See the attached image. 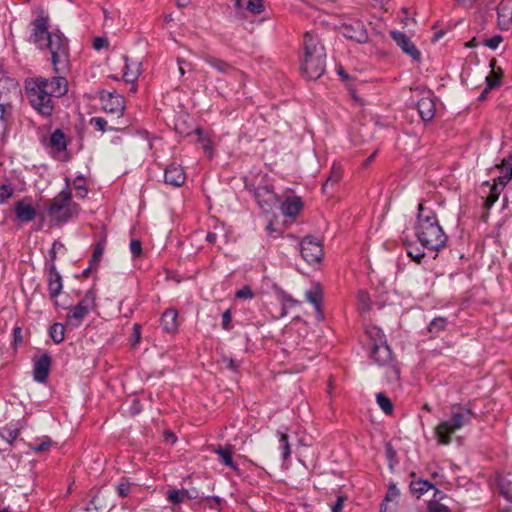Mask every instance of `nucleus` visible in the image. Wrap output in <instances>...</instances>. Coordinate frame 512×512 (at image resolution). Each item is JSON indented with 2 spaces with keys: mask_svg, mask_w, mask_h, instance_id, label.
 I'll return each instance as SVG.
<instances>
[{
  "mask_svg": "<svg viewBox=\"0 0 512 512\" xmlns=\"http://www.w3.org/2000/svg\"><path fill=\"white\" fill-rule=\"evenodd\" d=\"M81 211L80 206L73 202L72 195L66 191H60L45 206L44 213L53 225L65 224L76 218Z\"/></svg>",
  "mask_w": 512,
  "mask_h": 512,
  "instance_id": "5",
  "label": "nucleus"
},
{
  "mask_svg": "<svg viewBox=\"0 0 512 512\" xmlns=\"http://www.w3.org/2000/svg\"><path fill=\"white\" fill-rule=\"evenodd\" d=\"M473 411L463 404H452L450 406V417L442 420L434 429L438 444L449 445L452 435L466 425L470 424Z\"/></svg>",
  "mask_w": 512,
  "mask_h": 512,
  "instance_id": "4",
  "label": "nucleus"
},
{
  "mask_svg": "<svg viewBox=\"0 0 512 512\" xmlns=\"http://www.w3.org/2000/svg\"><path fill=\"white\" fill-rule=\"evenodd\" d=\"M497 23L501 30L512 26V0H501L497 6Z\"/></svg>",
  "mask_w": 512,
  "mask_h": 512,
  "instance_id": "19",
  "label": "nucleus"
},
{
  "mask_svg": "<svg viewBox=\"0 0 512 512\" xmlns=\"http://www.w3.org/2000/svg\"><path fill=\"white\" fill-rule=\"evenodd\" d=\"M178 312L175 309H167L161 316L160 322L164 331L174 333L178 329Z\"/></svg>",
  "mask_w": 512,
  "mask_h": 512,
  "instance_id": "26",
  "label": "nucleus"
},
{
  "mask_svg": "<svg viewBox=\"0 0 512 512\" xmlns=\"http://www.w3.org/2000/svg\"><path fill=\"white\" fill-rule=\"evenodd\" d=\"M52 441L49 437H44L39 443L30 444V448L36 452H44L50 448Z\"/></svg>",
  "mask_w": 512,
  "mask_h": 512,
  "instance_id": "45",
  "label": "nucleus"
},
{
  "mask_svg": "<svg viewBox=\"0 0 512 512\" xmlns=\"http://www.w3.org/2000/svg\"><path fill=\"white\" fill-rule=\"evenodd\" d=\"M201 59H203L209 66L214 68L217 72L224 75H232L234 77H242L243 73L229 64L228 62L212 56L208 53H202L200 55Z\"/></svg>",
  "mask_w": 512,
  "mask_h": 512,
  "instance_id": "14",
  "label": "nucleus"
},
{
  "mask_svg": "<svg viewBox=\"0 0 512 512\" xmlns=\"http://www.w3.org/2000/svg\"><path fill=\"white\" fill-rule=\"evenodd\" d=\"M376 401L385 414L389 415L393 412V404L385 394L378 393L376 395Z\"/></svg>",
  "mask_w": 512,
  "mask_h": 512,
  "instance_id": "39",
  "label": "nucleus"
},
{
  "mask_svg": "<svg viewBox=\"0 0 512 512\" xmlns=\"http://www.w3.org/2000/svg\"><path fill=\"white\" fill-rule=\"evenodd\" d=\"M305 298L308 302H310L315 309V317L317 321H323L324 320V314L321 309L322 305V293L319 290L318 287L314 289L307 290L305 292Z\"/></svg>",
  "mask_w": 512,
  "mask_h": 512,
  "instance_id": "25",
  "label": "nucleus"
},
{
  "mask_svg": "<svg viewBox=\"0 0 512 512\" xmlns=\"http://www.w3.org/2000/svg\"><path fill=\"white\" fill-rule=\"evenodd\" d=\"M415 233L421 245L433 252L445 247L448 237L440 226L436 212L425 206L423 202L418 204Z\"/></svg>",
  "mask_w": 512,
  "mask_h": 512,
  "instance_id": "2",
  "label": "nucleus"
},
{
  "mask_svg": "<svg viewBox=\"0 0 512 512\" xmlns=\"http://www.w3.org/2000/svg\"><path fill=\"white\" fill-rule=\"evenodd\" d=\"M235 297L238 299H252L254 297V293L250 286H243L241 289L236 291Z\"/></svg>",
  "mask_w": 512,
  "mask_h": 512,
  "instance_id": "48",
  "label": "nucleus"
},
{
  "mask_svg": "<svg viewBox=\"0 0 512 512\" xmlns=\"http://www.w3.org/2000/svg\"><path fill=\"white\" fill-rule=\"evenodd\" d=\"M500 170V176L495 181H497L501 187H505L512 179V155L502 160Z\"/></svg>",
  "mask_w": 512,
  "mask_h": 512,
  "instance_id": "28",
  "label": "nucleus"
},
{
  "mask_svg": "<svg viewBox=\"0 0 512 512\" xmlns=\"http://www.w3.org/2000/svg\"><path fill=\"white\" fill-rule=\"evenodd\" d=\"M304 207V203L299 196H288L286 199L281 203L280 209L282 214L285 217L296 219L299 214L302 212Z\"/></svg>",
  "mask_w": 512,
  "mask_h": 512,
  "instance_id": "18",
  "label": "nucleus"
},
{
  "mask_svg": "<svg viewBox=\"0 0 512 512\" xmlns=\"http://www.w3.org/2000/svg\"><path fill=\"white\" fill-rule=\"evenodd\" d=\"M120 60L123 64L122 78L127 83L135 84L136 80L138 79V77L140 75L139 64H137V63L130 64L128 57L125 55H122L120 57Z\"/></svg>",
  "mask_w": 512,
  "mask_h": 512,
  "instance_id": "24",
  "label": "nucleus"
},
{
  "mask_svg": "<svg viewBox=\"0 0 512 512\" xmlns=\"http://www.w3.org/2000/svg\"><path fill=\"white\" fill-rule=\"evenodd\" d=\"M342 178V170L339 165L333 164L326 182L322 186L324 193L328 192L329 186L336 185Z\"/></svg>",
  "mask_w": 512,
  "mask_h": 512,
  "instance_id": "30",
  "label": "nucleus"
},
{
  "mask_svg": "<svg viewBox=\"0 0 512 512\" xmlns=\"http://www.w3.org/2000/svg\"><path fill=\"white\" fill-rule=\"evenodd\" d=\"M73 189L75 190L76 192V196L78 198H85L87 196V193H88V189H87V186H86V180L84 178V176L82 175H78L74 180H73Z\"/></svg>",
  "mask_w": 512,
  "mask_h": 512,
  "instance_id": "35",
  "label": "nucleus"
},
{
  "mask_svg": "<svg viewBox=\"0 0 512 512\" xmlns=\"http://www.w3.org/2000/svg\"><path fill=\"white\" fill-rule=\"evenodd\" d=\"M342 34L344 37L358 43H364L368 40L367 30L361 21L344 24L342 26Z\"/></svg>",
  "mask_w": 512,
  "mask_h": 512,
  "instance_id": "16",
  "label": "nucleus"
},
{
  "mask_svg": "<svg viewBox=\"0 0 512 512\" xmlns=\"http://www.w3.org/2000/svg\"><path fill=\"white\" fill-rule=\"evenodd\" d=\"M390 35L405 54L410 56L416 62L420 61V51L405 33L401 31H391Z\"/></svg>",
  "mask_w": 512,
  "mask_h": 512,
  "instance_id": "13",
  "label": "nucleus"
},
{
  "mask_svg": "<svg viewBox=\"0 0 512 512\" xmlns=\"http://www.w3.org/2000/svg\"><path fill=\"white\" fill-rule=\"evenodd\" d=\"M434 499L435 501L434 502H437L438 500H442L444 498V493L442 491H440L439 489H437L435 486H434Z\"/></svg>",
  "mask_w": 512,
  "mask_h": 512,
  "instance_id": "63",
  "label": "nucleus"
},
{
  "mask_svg": "<svg viewBox=\"0 0 512 512\" xmlns=\"http://www.w3.org/2000/svg\"><path fill=\"white\" fill-rule=\"evenodd\" d=\"M411 491L416 494L418 497L428 492L430 489L434 488V485L427 480L419 479L417 481H412L410 484Z\"/></svg>",
  "mask_w": 512,
  "mask_h": 512,
  "instance_id": "32",
  "label": "nucleus"
},
{
  "mask_svg": "<svg viewBox=\"0 0 512 512\" xmlns=\"http://www.w3.org/2000/svg\"><path fill=\"white\" fill-rule=\"evenodd\" d=\"M6 125H7L6 108L3 104H0V128L2 130H5Z\"/></svg>",
  "mask_w": 512,
  "mask_h": 512,
  "instance_id": "59",
  "label": "nucleus"
},
{
  "mask_svg": "<svg viewBox=\"0 0 512 512\" xmlns=\"http://www.w3.org/2000/svg\"><path fill=\"white\" fill-rule=\"evenodd\" d=\"M59 249H64V244L60 242L59 240H55L52 244V248L49 251V256L51 263H54L56 259V254Z\"/></svg>",
  "mask_w": 512,
  "mask_h": 512,
  "instance_id": "54",
  "label": "nucleus"
},
{
  "mask_svg": "<svg viewBox=\"0 0 512 512\" xmlns=\"http://www.w3.org/2000/svg\"><path fill=\"white\" fill-rule=\"evenodd\" d=\"M49 335L55 344H60L65 339V326L62 323H54L49 329Z\"/></svg>",
  "mask_w": 512,
  "mask_h": 512,
  "instance_id": "33",
  "label": "nucleus"
},
{
  "mask_svg": "<svg viewBox=\"0 0 512 512\" xmlns=\"http://www.w3.org/2000/svg\"><path fill=\"white\" fill-rule=\"evenodd\" d=\"M217 235L214 232H208L206 235V241L210 244H214L216 242Z\"/></svg>",
  "mask_w": 512,
  "mask_h": 512,
  "instance_id": "62",
  "label": "nucleus"
},
{
  "mask_svg": "<svg viewBox=\"0 0 512 512\" xmlns=\"http://www.w3.org/2000/svg\"><path fill=\"white\" fill-rule=\"evenodd\" d=\"M399 496V490L395 484H390L385 496V502L393 501Z\"/></svg>",
  "mask_w": 512,
  "mask_h": 512,
  "instance_id": "53",
  "label": "nucleus"
},
{
  "mask_svg": "<svg viewBox=\"0 0 512 512\" xmlns=\"http://www.w3.org/2000/svg\"><path fill=\"white\" fill-rule=\"evenodd\" d=\"M303 57L300 68L310 80L319 79L326 69V51L317 34L306 32L303 39Z\"/></svg>",
  "mask_w": 512,
  "mask_h": 512,
  "instance_id": "3",
  "label": "nucleus"
},
{
  "mask_svg": "<svg viewBox=\"0 0 512 512\" xmlns=\"http://www.w3.org/2000/svg\"><path fill=\"white\" fill-rule=\"evenodd\" d=\"M14 187L10 182L0 185V205L5 204L14 194Z\"/></svg>",
  "mask_w": 512,
  "mask_h": 512,
  "instance_id": "40",
  "label": "nucleus"
},
{
  "mask_svg": "<svg viewBox=\"0 0 512 512\" xmlns=\"http://www.w3.org/2000/svg\"><path fill=\"white\" fill-rule=\"evenodd\" d=\"M30 26L31 34L29 36V42L33 43L38 49L43 50L45 41L53 33L48 30V18L44 16L37 17L30 23Z\"/></svg>",
  "mask_w": 512,
  "mask_h": 512,
  "instance_id": "9",
  "label": "nucleus"
},
{
  "mask_svg": "<svg viewBox=\"0 0 512 512\" xmlns=\"http://www.w3.org/2000/svg\"><path fill=\"white\" fill-rule=\"evenodd\" d=\"M96 294L88 290L79 303L70 308L66 315V324L72 328L79 327L84 318L95 308Z\"/></svg>",
  "mask_w": 512,
  "mask_h": 512,
  "instance_id": "8",
  "label": "nucleus"
},
{
  "mask_svg": "<svg viewBox=\"0 0 512 512\" xmlns=\"http://www.w3.org/2000/svg\"><path fill=\"white\" fill-rule=\"evenodd\" d=\"M407 255L416 263H420L423 257L425 256V253L420 248L414 245H409L407 247Z\"/></svg>",
  "mask_w": 512,
  "mask_h": 512,
  "instance_id": "44",
  "label": "nucleus"
},
{
  "mask_svg": "<svg viewBox=\"0 0 512 512\" xmlns=\"http://www.w3.org/2000/svg\"><path fill=\"white\" fill-rule=\"evenodd\" d=\"M109 45V41L106 37H96L93 40L92 46L95 50H101Z\"/></svg>",
  "mask_w": 512,
  "mask_h": 512,
  "instance_id": "55",
  "label": "nucleus"
},
{
  "mask_svg": "<svg viewBox=\"0 0 512 512\" xmlns=\"http://www.w3.org/2000/svg\"><path fill=\"white\" fill-rule=\"evenodd\" d=\"M13 336L15 344L22 342V329L20 327H15L13 329Z\"/></svg>",
  "mask_w": 512,
  "mask_h": 512,
  "instance_id": "61",
  "label": "nucleus"
},
{
  "mask_svg": "<svg viewBox=\"0 0 512 512\" xmlns=\"http://www.w3.org/2000/svg\"><path fill=\"white\" fill-rule=\"evenodd\" d=\"M187 495L186 499H196L198 497V492L195 489L188 490L186 489Z\"/></svg>",
  "mask_w": 512,
  "mask_h": 512,
  "instance_id": "64",
  "label": "nucleus"
},
{
  "mask_svg": "<svg viewBox=\"0 0 512 512\" xmlns=\"http://www.w3.org/2000/svg\"><path fill=\"white\" fill-rule=\"evenodd\" d=\"M300 253L308 263H316L323 257V248L320 242L312 237H305L300 242Z\"/></svg>",
  "mask_w": 512,
  "mask_h": 512,
  "instance_id": "11",
  "label": "nucleus"
},
{
  "mask_svg": "<svg viewBox=\"0 0 512 512\" xmlns=\"http://www.w3.org/2000/svg\"><path fill=\"white\" fill-rule=\"evenodd\" d=\"M254 198L264 213H269L279 200L277 194L270 186H260L253 191Z\"/></svg>",
  "mask_w": 512,
  "mask_h": 512,
  "instance_id": "12",
  "label": "nucleus"
},
{
  "mask_svg": "<svg viewBox=\"0 0 512 512\" xmlns=\"http://www.w3.org/2000/svg\"><path fill=\"white\" fill-rule=\"evenodd\" d=\"M503 41V37L501 35H494L493 37L486 39L484 41V45L488 48L495 50L498 48L500 43Z\"/></svg>",
  "mask_w": 512,
  "mask_h": 512,
  "instance_id": "50",
  "label": "nucleus"
},
{
  "mask_svg": "<svg viewBox=\"0 0 512 512\" xmlns=\"http://www.w3.org/2000/svg\"><path fill=\"white\" fill-rule=\"evenodd\" d=\"M277 436L279 438V449L281 450V457L283 460H287L291 455V448L289 444V438L286 432H277Z\"/></svg>",
  "mask_w": 512,
  "mask_h": 512,
  "instance_id": "34",
  "label": "nucleus"
},
{
  "mask_svg": "<svg viewBox=\"0 0 512 512\" xmlns=\"http://www.w3.org/2000/svg\"><path fill=\"white\" fill-rule=\"evenodd\" d=\"M130 252L134 258H138L142 254V244L137 239H132L130 242Z\"/></svg>",
  "mask_w": 512,
  "mask_h": 512,
  "instance_id": "49",
  "label": "nucleus"
},
{
  "mask_svg": "<svg viewBox=\"0 0 512 512\" xmlns=\"http://www.w3.org/2000/svg\"><path fill=\"white\" fill-rule=\"evenodd\" d=\"M500 493L508 501L512 502V491L505 486L504 483L500 484Z\"/></svg>",
  "mask_w": 512,
  "mask_h": 512,
  "instance_id": "60",
  "label": "nucleus"
},
{
  "mask_svg": "<svg viewBox=\"0 0 512 512\" xmlns=\"http://www.w3.org/2000/svg\"><path fill=\"white\" fill-rule=\"evenodd\" d=\"M47 285L50 298H57L62 291L63 284L62 277L57 271L55 263H51L49 266Z\"/></svg>",
  "mask_w": 512,
  "mask_h": 512,
  "instance_id": "21",
  "label": "nucleus"
},
{
  "mask_svg": "<svg viewBox=\"0 0 512 512\" xmlns=\"http://www.w3.org/2000/svg\"><path fill=\"white\" fill-rule=\"evenodd\" d=\"M186 180V174L180 165L171 163L164 170V182L172 187H181Z\"/></svg>",
  "mask_w": 512,
  "mask_h": 512,
  "instance_id": "17",
  "label": "nucleus"
},
{
  "mask_svg": "<svg viewBox=\"0 0 512 512\" xmlns=\"http://www.w3.org/2000/svg\"><path fill=\"white\" fill-rule=\"evenodd\" d=\"M131 485L132 484L126 478L121 479V481L116 485V492L118 496L122 498L129 496Z\"/></svg>",
  "mask_w": 512,
  "mask_h": 512,
  "instance_id": "42",
  "label": "nucleus"
},
{
  "mask_svg": "<svg viewBox=\"0 0 512 512\" xmlns=\"http://www.w3.org/2000/svg\"><path fill=\"white\" fill-rule=\"evenodd\" d=\"M213 452L218 455L219 461L224 466L229 467L235 472H239L238 465L233 461V445L226 444L225 446L218 445L213 449Z\"/></svg>",
  "mask_w": 512,
  "mask_h": 512,
  "instance_id": "22",
  "label": "nucleus"
},
{
  "mask_svg": "<svg viewBox=\"0 0 512 512\" xmlns=\"http://www.w3.org/2000/svg\"><path fill=\"white\" fill-rule=\"evenodd\" d=\"M370 356L377 365L387 369L386 379L389 383H394L399 380L400 369L395 362L392 350L387 343L373 344Z\"/></svg>",
  "mask_w": 512,
  "mask_h": 512,
  "instance_id": "7",
  "label": "nucleus"
},
{
  "mask_svg": "<svg viewBox=\"0 0 512 512\" xmlns=\"http://www.w3.org/2000/svg\"><path fill=\"white\" fill-rule=\"evenodd\" d=\"M100 101L103 110L111 115H115L118 119L122 118L125 110V100L117 93H102Z\"/></svg>",
  "mask_w": 512,
  "mask_h": 512,
  "instance_id": "10",
  "label": "nucleus"
},
{
  "mask_svg": "<svg viewBox=\"0 0 512 512\" xmlns=\"http://www.w3.org/2000/svg\"><path fill=\"white\" fill-rule=\"evenodd\" d=\"M346 498L338 496L336 502L331 506V512H342Z\"/></svg>",
  "mask_w": 512,
  "mask_h": 512,
  "instance_id": "57",
  "label": "nucleus"
},
{
  "mask_svg": "<svg viewBox=\"0 0 512 512\" xmlns=\"http://www.w3.org/2000/svg\"><path fill=\"white\" fill-rule=\"evenodd\" d=\"M51 53V62L56 74H61L68 69L69 48L68 40L59 32H53L43 45V50Z\"/></svg>",
  "mask_w": 512,
  "mask_h": 512,
  "instance_id": "6",
  "label": "nucleus"
},
{
  "mask_svg": "<svg viewBox=\"0 0 512 512\" xmlns=\"http://www.w3.org/2000/svg\"><path fill=\"white\" fill-rule=\"evenodd\" d=\"M68 91L65 77L57 74L48 79L34 77L25 81V93L31 107L43 118H49L54 111L53 98H60Z\"/></svg>",
  "mask_w": 512,
  "mask_h": 512,
  "instance_id": "1",
  "label": "nucleus"
},
{
  "mask_svg": "<svg viewBox=\"0 0 512 512\" xmlns=\"http://www.w3.org/2000/svg\"><path fill=\"white\" fill-rule=\"evenodd\" d=\"M90 125L97 131L105 132L107 130V121L103 117H92L90 119Z\"/></svg>",
  "mask_w": 512,
  "mask_h": 512,
  "instance_id": "47",
  "label": "nucleus"
},
{
  "mask_svg": "<svg viewBox=\"0 0 512 512\" xmlns=\"http://www.w3.org/2000/svg\"><path fill=\"white\" fill-rule=\"evenodd\" d=\"M417 109L422 120L430 121L433 119L435 115V102L431 92H428L426 96H423L417 102Z\"/></svg>",
  "mask_w": 512,
  "mask_h": 512,
  "instance_id": "23",
  "label": "nucleus"
},
{
  "mask_svg": "<svg viewBox=\"0 0 512 512\" xmlns=\"http://www.w3.org/2000/svg\"><path fill=\"white\" fill-rule=\"evenodd\" d=\"M447 319L445 317L439 316L432 319L428 325V332L433 336H438L441 332H443L447 327Z\"/></svg>",
  "mask_w": 512,
  "mask_h": 512,
  "instance_id": "31",
  "label": "nucleus"
},
{
  "mask_svg": "<svg viewBox=\"0 0 512 512\" xmlns=\"http://www.w3.org/2000/svg\"><path fill=\"white\" fill-rule=\"evenodd\" d=\"M103 253H104V243L98 242L94 247L93 254L90 259V265L97 266L101 257L103 256Z\"/></svg>",
  "mask_w": 512,
  "mask_h": 512,
  "instance_id": "43",
  "label": "nucleus"
},
{
  "mask_svg": "<svg viewBox=\"0 0 512 512\" xmlns=\"http://www.w3.org/2000/svg\"><path fill=\"white\" fill-rule=\"evenodd\" d=\"M246 9L252 14L259 15L265 10L264 0H248Z\"/></svg>",
  "mask_w": 512,
  "mask_h": 512,
  "instance_id": "41",
  "label": "nucleus"
},
{
  "mask_svg": "<svg viewBox=\"0 0 512 512\" xmlns=\"http://www.w3.org/2000/svg\"><path fill=\"white\" fill-rule=\"evenodd\" d=\"M357 299L361 310L367 311L370 309V299L365 291H360L357 295Z\"/></svg>",
  "mask_w": 512,
  "mask_h": 512,
  "instance_id": "46",
  "label": "nucleus"
},
{
  "mask_svg": "<svg viewBox=\"0 0 512 512\" xmlns=\"http://www.w3.org/2000/svg\"><path fill=\"white\" fill-rule=\"evenodd\" d=\"M49 146L56 152H63L67 148V140L61 129H56L49 138Z\"/></svg>",
  "mask_w": 512,
  "mask_h": 512,
  "instance_id": "27",
  "label": "nucleus"
},
{
  "mask_svg": "<svg viewBox=\"0 0 512 512\" xmlns=\"http://www.w3.org/2000/svg\"><path fill=\"white\" fill-rule=\"evenodd\" d=\"M485 81L487 84L485 92H489L490 90H493L501 85V73L492 70L486 76Z\"/></svg>",
  "mask_w": 512,
  "mask_h": 512,
  "instance_id": "38",
  "label": "nucleus"
},
{
  "mask_svg": "<svg viewBox=\"0 0 512 512\" xmlns=\"http://www.w3.org/2000/svg\"><path fill=\"white\" fill-rule=\"evenodd\" d=\"M231 321H232V314H231V310L230 309H227L226 311H224V313L222 314V328L226 331H230L232 329V326H231Z\"/></svg>",
  "mask_w": 512,
  "mask_h": 512,
  "instance_id": "51",
  "label": "nucleus"
},
{
  "mask_svg": "<svg viewBox=\"0 0 512 512\" xmlns=\"http://www.w3.org/2000/svg\"><path fill=\"white\" fill-rule=\"evenodd\" d=\"M282 303L284 308H291L298 304V301L294 300L290 295H282Z\"/></svg>",
  "mask_w": 512,
  "mask_h": 512,
  "instance_id": "58",
  "label": "nucleus"
},
{
  "mask_svg": "<svg viewBox=\"0 0 512 512\" xmlns=\"http://www.w3.org/2000/svg\"><path fill=\"white\" fill-rule=\"evenodd\" d=\"M186 489L177 490V489H170L167 492V500L175 505L181 504L186 499Z\"/></svg>",
  "mask_w": 512,
  "mask_h": 512,
  "instance_id": "37",
  "label": "nucleus"
},
{
  "mask_svg": "<svg viewBox=\"0 0 512 512\" xmlns=\"http://www.w3.org/2000/svg\"><path fill=\"white\" fill-rule=\"evenodd\" d=\"M366 334L369 340L371 341L372 345L387 343L385 334L383 333L381 328H379L376 325H368L366 327Z\"/></svg>",
  "mask_w": 512,
  "mask_h": 512,
  "instance_id": "29",
  "label": "nucleus"
},
{
  "mask_svg": "<svg viewBox=\"0 0 512 512\" xmlns=\"http://www.w3.org/2000/svg\"><path fill=\"white\" fill-rule=\"evenodd\" d=\"M52 359L48 353L34 360L33 379L38 383H46L51 369Z\"/></svg>",
  "mask_w": 512,
  "mask_h": 512,
  "instance_id": "15",
  "label": "nucleus"
},
{
  "mask_svg": "<svg viewBox=\"0 0 512 512\" xmlns=\"http://www.w3.org/2000/svg\"><path fill=\"white\" fill-rule=\"evenodd\" d=\"M14 212L21 222H30L36 217V209L31 205L29 198H23L14 204Z\"/></svg>",
  "mask_w": 512,
  "mask_h": 512,
  "instance_id": "20",
  "label": "nucleus"
},
{
  "mask_svg": "<svg viewBox=\"0 0 512 512\" xmlns=\"http://www.w3.org/2000/svg\"><path fill=\"white\" fill-rule=\"evenodd\" d=\"M427 512H450V509L438 502H429Z\"/></svg>",
  "mask_w": 512,
  "mask_h": 512,
  "instance_id": "52",
  "label": "nucleus"
},
{
  "mask_svg": "<svg viewBox=\"0 0 512 512\" xmlns=\"http://www.w3.org/2000/svg\"><path fill=\"white\" fill-rule=\"evenodd\" d=\"M504 187L495 181L494 185L490 188L489 195L486 197L484 205L487 209L491 208L493 204L498 200L499 195Z\"/></svg>",
  "mask_w": 512,
  "mask_h": 512,
  "instance_id": "36",
  "label": "nucleus"
},
{
  "mask_svg": "<svg viewBox=\"0 0 512 512\" xmlns=\"http://www.w3.org/2000/svg\"><path fill=\"white\" fill-rule=\"evenodd\" d=\"M19 436V430L17 429H8L6 431V435L3 438L9 443L12 444L16 438Z\"/></svg>",
  "mask_w": 512,
  "mask_h": 512,
  "instance_id": "56",
  "label": "nucleus"
}]
</instances>
